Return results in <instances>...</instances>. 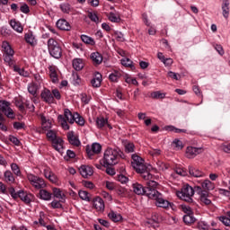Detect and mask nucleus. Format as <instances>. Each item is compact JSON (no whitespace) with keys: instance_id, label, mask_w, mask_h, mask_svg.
<instances>
[{"instance_id":"1","label":"nucleus","mask_w":230,"mask_h":230,"mask_svg":"<svg viewBox=\"0 0 230 230\" xmlns=\"http://www.w3.org/2000/svg\"><path fill=\"white\" fill-rule=\"evenodd\" d=\"M131 166L136 170L137 173H140L142 179L150 181L154 178L148 171V167L145 164V160L137 155H132Z\"/></svg>"},{"instance_id":"2","label":"nucleus","mask_w":230,"mask_h":230,"mask_svg":"<svg viewBox=\"0 0 230 230\" xmlns=\"http://www.w3.org/2000/svg\"><path fill=\"white\" fill-rule=\"evenodd\" d=\"M123 155V152L119 148L108 147L104 151L103 166H114L119 163V158Z\"/></svg>"},{"instance_id":"3","label":"nucleus","mask_w":230,"mask_h":230,"mask_svg":"<svg viewBox=\"0 0 230 230\" xmlns=\"http://www.w3.org/2000/svg\"><path fill=\"white\" fill-rule=\"evenodd\" d=\"M58 123H60L64 130H69V125L67 124V121L70 123V125L75 123V113L73 114L69 109H65L64 116L58 115Z\"/></svg>"},{"instance_id":"4","label":"nucleus","mask_w":230,"mask_h":230,"mask_svg":"<svg viewBox=\"0 0 230 230\" xmlns=\"http://www.w3.org/2000/svg\"><path fill=\"white\" fill-rule=\"evenodd\" d=\"M48 48L49 53L50 57H53V58L58 59L62 57V48H60L58 42L54 39H49L48 40Z\"/></svg>"},{"instance_id":"5","label":"nucleus","mask_w":230,"mask_h":230,"mask_svg":"<svg viewBox=\"0 0 230 230\" xmlns=\"http://www.w3.org/2000/svg\"><path fill=\"white\" fill-rule=\"evenodd\" d=\"M2 48L4 49V60L8 64L9 66H13V55H15V51H13V49L10 46V43L8 41H4L2 43Z\"/></svg>"},{"instance_id":"6","label":"nucleus","mask_w":230,"mask_h":230,"mask_svg":"<svg viewBox=\"0 0 230 230\" xmlns=\"http://www.w3.org/2000/svg\"><path fill=\"white\" fill-rule=\"evenodd\" d=\"M148 199H153V200H156V206L158 208H164L166 209V208H170V201L163 199V194H161L157 190H152L148 194Z\"/></svg>"},{"instance_id":"7","label":"nucleus","mask_w":230,"mask_h":230,"mask_svg":"<svg viewBox=\"0 0 230 230\" xmlns=\"http://www.w3.org/2000/svg\"><path fill=\"white\" fill-rule=\"evenodd\" d=\"M193 195H195V190H193V187L190 185H184L181 188V190L178 192V197H180L181 200H185V202L189 203L193 202V199L191 198Z\"/></svg>"},{"instance_id":"8","label":"nucleus","mask_w":230,"mask_h":230,"mask_svg":"<svg viewBox=\"0 0 230 230\" xmlns=\"http://www.w3.org/2000/svg\"><path fill=\"white\" fill-rule=\"evenodd\" d=\"M27 179L36 190H43V188H46V181H44V179L36 176L35 174L28 173Z\"/></svg>"},{"instance_id":"9","label":"nucleus","mask_w":230,"mask_h":230,"mask_svg":"<svg viewBox=\"0 0 230 230\" xmlns=\"http://www.w3.org/2000/svg\"><path fill=\"white\" fill-rule=\"evenodd\" d=\"M3 114H4L7 118L13 119V110L10 108V102L6 101L0 102V119H3Z\"/></svg>"},{"instance_id":"10","label":"nucleus","mask_w":230,"mask_h":230,"mask_svg":"<svg viewBox=\"0 0 230 230\" xmlns=\"http://www.w3.org/2000/svg\"><path fill=\"white\" fill-rule=\"evenodd\" d=\"M41 100L45 102V103H55V97H53V93L49 89H44L41 93Z\"/></svg>"},{"instance_id":"11","label":"nucleus","mask_w":230,"mask_h":230,"mask_svg":"<svg viewBox=\"0 0 230 230\" xmlns=\"http://www.w3.org/2000/svg\"><path fill=\"white\" fill-rule=\"evenodd\" d=\"M66 137H67L68 143L73 146H80V145H82V142H80V139H78V137L75 135V131H69L66 134Z\"/></svg>"},{"instance_id":"12","label":"nucleus","mask_w":230,"mask_h":230,"mask_svg":"<svg viewBox=\"0 0 230 230\" xmlns=\"http://www.w3.org/2000/svg\"><path fill=\"white\" fill-rule=\"evenodd\" d=\"M196 191L200 195V201L203 204H206V206H209V204H211V199H208V190H202V188L197 187Z\"/></svg>"},{"instance_id":"13","label":"nucleus","mask_w":230,"mask_h":230,"mask_svg":"<svg viewBox=\"0 0 230 230\" xmlns=\"http://www.w3.org/2000/svg\"><path fill=\"white\" fill-rule=\"evenodd\" d=\"M132 190L136 193V195H146L148 197L146 188L143 187V185L140 183H133Z\"/></svg>"},{"instance_id":"14","label":"nucleus","mask_w":230,"mask_h":230,"mask_svg":"<svg viewBox=\"0 0 230 230\" xmlns=\"http://www.w3.org/2000/svg\"><path fill=\"white\" fill-rule=\"evenodd\" d=\"M79 172H80L82 177H84V179H87V177H91V175H93V173H94L93 167H91L89 165H82L79 168Z\"/></svg>"},{"instance_id":"15","label":"nucleus","mask_w":230,"mask_h":230,"mask_svg":"<svg viewBox=\"0 0 230 230\" xmlns=\"http://www.w3.org/2000/svg\"><path fill=\"white\" fill-rule=\"evenodd\" d=\"M18 198L22 200L25 204H30L31 202V199H33V195L28 192H24V190H19L18 191Z\"/></svg>"},{"instance_id":"16","label":"nucleus","mask_w":230,"mask_h":230,"mask_svg":"<svg viewBox=\"0 0 230 230\" xmlns=\"http://www.w3.org/2000/svg\"><path fill=\"white\" fill-rule=\"evenodd\" d=\"M200 152H202V148L189 146L187 147V151H186L187 157H189V159H191L196 155H199Z\"/></svg>"},{"instance_id":"17","label":"nucleus","mask_w":230,"mask_h":230,"mask_svg":"<svg viewBox=\"0 0 230 230\" xmlns=\"http://www.w3.org/2000/svg\"><path fill=\"white\" fill-rule=\"evenodd\" d=\"M95 124L97 128H103V127H107L112 128V126L109 124V120L103 117H97L95 120Z\"/></svg>"},{"instance_id":"18","label":"nucleus","mask_w":230,"mask_h":230,"mask_svg":"<svg viewBox=\"0 0 230 230\" xmlns=\"http://www.w3.org/2000/svg\"><path fill=\"white\" fill-rule=\"evenodd\" d=\"M100 152H102V145H100L99 143H93L92 145V149L87 151L88 156L90 159H93V155H94V154H100Z\"/></svg>"},{"instance_id":"19","label":"nucleus","mask_w":230,"mask_h":230,"mask_svg":"<svg viewBox=\"0 0 230 230\" xmlns=\"http://www.w3.org/2000/svg\"><path fill=\"white\" fill-rule=\"evenodd\" d=\"M52 146L57 152L62 154V151L64 150V140L60 137L56 138V140L52 141Z\"/></svg>"},{"instance_id":"20","label":"nucleus","mask_w":230,"mask_h":230,"mask_svg":"<svg viewBox=\"0 0 230 230\" xmlns=\"http://www.w3.org/2000/svg\"><path fill=\"white\" fill-rule=\"evenodd\" d=\"M57 27L65 31H69V30H71V25L64 19H60L57 22Z\"/></svg>"},{"instance_id":"21","label":"nucleus","mask_w":230,"mask_h":230,"mask_svg":"<svg viewBox=\"0 0 230 230\" xmlns=\"http://www.w3.org/2000/svg\"><path fill=\"white\" fill-rule=\"evenodd\" d=\"M90 57L95 66H100L103 62V57L99 52H93Z\"/></svg>"},{"instance_id":"22","label":"nucleus","mask_w":230,"mask_h":230,"mask_svg":"<svg viewBox=\"0 0 230 230\" xmlns=\"http://www.w3.org/2000/svg\"><path fill=\"white\" fill-rule=\"evenodd\" d=\"M49 76H50L53 84H57L58 82V75L57 74V66H49Z\"/></svg>"},{"instance_id":"23","label":"nucleus","mask_w":230,"mask_h":230,"mask_svg":"<svg viewBox=\"0 0 230 230\" xmlns=\"http://www.w3.org/2000/svg\"><path fill=\"white\" fill-rule=\"evenodd\" d=\"M108 217L112 222H121L123 220V217L121 216V214L114 212L113 210H111L110 213H108Z\"/></svg>"},{"instance_id":"24","label":"nucleus","mask_w":230,"mask_h":230,"mask_svg":"<svg viewBox=\"0 0 230 230\" xmlns=\"http://www.w3.org/2000/svg\"><path fill=\"white\" fill-rule=\"evenodd\" d=\"M53 196V194L49 191H48L47 190L44 189H40V193H39V198L41 200H51V197Z\"/></svg>"},{"instance_id":"25","label":"nucleus","mask_w":230,"mask_h":230,"mask_svg":"<svg viewBox=\"0 0 230 230\" xmlns=\"http://www.w3.org/2000/svg\"><path fill=\"white\" fill-rule=\"evenodd\" d=\"M146 190L147 191V197L149 193H152V191H157V190H155V188H157V183L154 180H149L146 181Z\"/></svg>"},{"instance_id":"26","label":"nucleus","mask_w":230,"mask_h":230,"mask_svg":"<svg viewBox=\"0 0 230 230\" xmlns=\"http://www.w3.org/2000/svg\"><path fill=\"white\" fill-rule=\"evenodd\" d=\"M10 26L13 28V30H14V31H17L18 33H22V31H24L22 25L16 20H11Z\"/></svg>"},{"instance_id":"27","label":"nucleus","mask_w":230,"mask_h":230,"mask_svg":"<svg viewBox=\"0 0 230 230\" xmlns=\"http://www.w3.org/2000/svg\"><path fill=\"white\" fill-rule=\"evenodd\" d=\"M24 39L27 44H30L31 46H35L37 44V39H35L33 32L25 33Z\"/></svg>"},{"instance_id":"28","label":"nucleus","mask_w":230,"mask_h":230,"mask_svg":"<svg viewBox=\"0 0 230 230\" xmlns=\"http://www.w3.org/2000/svg\"><path fill=\"white\" fill-rule=\"evenodd\" d=\"M222 13L225 19H229V0H224L222 4Z\"/></svg>"},{"instance_id":"29","label":"nucleus","mask_w":230,"mask_h":230,"mask_svg":"<svg viewBox=\"0 0 230 230\" xmlns=\"http://www.w3.org/2000/svg\"><path fill=\"white\" fill-rule=\"evenodd\" d=\"M4 181L7 182V184H13L15 182V177H13V173L10 171H5L4 173Z\"/></svg>"},{"instance_id":"30","label":"nucleus","mask_w":230,"mask_h":230,"mask_svg":"<svg viewBox=\"0 0 230 230\" xmlns=\"http://www.w3.org/2000/svg\"><path fill=\"white\" fill-rule=\"evenodd\" d=\"M93 206L97 211H103V209H105V204L102 198H96L93 201Z\"/></svg>"},{"instance_id":"31","label":"nucleus","mask_w":230,"mask_h":230,"mask_svg":"<svg viewBox=\"0 0 230 230\" xmlns=\"http://www.w3.org/2000/svg\"><path fill=\"white\" fill-rule=\"evenodd\" d=\"M189 173L192 177H204V172L193 166H189Z\"/></svg>"},{"instance_id":"32","label":"nucleus","mask_w":230,"mask_h":230,"mask_svg":"<svg viewBox=\"0 0 230 230\" xmlns=\"http://www.w3.org/2000/svg\"><path fill=\"white\" fill-rule=\"evenodd\" d=\"M72 65L75 71H82V69H84V61L82 60V58L74 59Z\"/></svg>"},{"instance_id":"33","label":"nucleus","mask_w":230,"mask_h":230,"mask_svg":"<svg viewBox=\"0 0 230 230\" xmlns=\"http://www.w3.org/2000/svg\"><path fill=\"white\" fill-rule=\"evenodd\" d=\"M44 173H45L46 179H49L50 182H53L54 184H57V182H58V178L52 172L45 171Z\"/></svg>"},{"instance_id":"34","label":"nucleus","mask_w":230,"mask_h":230,"mask_svg":"<svg viewBox=\"0 0 230 230\" xmlns=\"http://www.w3.org/2000/svg\"><path fill=\"white\" fill-rule=\"evenodd\" d=\"M37 91H39V85L35 83L28 84V93L32 96H37Z\"/></svg>"},{"instance_id":"35","label":"nucleus","mask_w":230,"mask_h":230,"mask_svg":"<svg viewBox=\"0 0 230 230\" xmlns=\"http://www.w3.org/2000/svg\"><path fill=\"white\" fill-rule=\"evenodd\" d=\"M91 84L93 87H100L102 85V74L97 73L95 77L92 79Z\"/></svg>"},{"instance_id":"36","label":"nucleus","mask_w":230,"mask_h":230,"mask_svg":"<svg viewBox=\"0 0 230 230\" xmlns=\"http://www.w3.org/2000/svg\"><path fill=\"white\" fill-rule=\"evenodd\" d=\"M119 78H121V72H119L118 70H114L109 75V79L111 80V82H118V80H119Z\"/></svg>"},{"instance_id":"37","label":"nucleus","mask_w":230,"mask_h":230,"mask_svg":"<svg viewBox=\"0 0 230 230\" xmlns=\"http://www.w3.org/2000/svg\"><path fill=\"white\" fill-rule=\"evenodd\" d=\"M75 122L80 127H84V125H85V119H84V117L80 116L77 112L75 113L74 123Z\"/></svg>"},{"instance_id":"38","label":"nucleus","mask_w":230,"mask_h":230,"mask_svg":"<svg viewBox=\"0 0 230 230\" xmlns=\"http://www.w3.org/2000/svg\"><path fill=\"white\" fill-rule=\"evenodd\" d=\"M201 187L203 188V190H215V184L211 182V181L209 180H205L201 183Z\"/></svg>"},{"instance_id":"39","label":"nucleus","mask_w":230,"mask_h":230,"mask_svg":"<svg viewBox=\"0 0 230 230\" xmlns=\"http://www.w3.org/2000/svg\"><path fill=\"white\" fill-rule=\"evenodd\" d=\"M53 195L56 197V199H59L60 202H63L64 199L66 198V195L62 193V190L58 188L53 189Z\"/></svg>"},{"instance_id":"40","label":"nucleus","mask_w":230,"mask_h":230,"mask_svg":"<svg viewBox=\"0 0 230 230\" xmlns=\"http://www.w3.org/2000/svg\"><path fill=\"white\" fill-rule=\"evenodd\" d=\"M81 40L84 42V44H89L90 46H94V44H96L94 39L85 34L81 35Z\"/></svg>"},{"instance_id":"41","label":"nucleus","mask_w":230,"mask_h":230,"mask_svg":"<svg viewBox=\"0 0 230 230\" xmlns=\"http://www.w3.org/2000/svg\"><path fill=\"white\" fill-rule=\"evenodd\" d=\"M121 64L125 67H130V69H132V71H134V69H136V66H134V62H132V60H130L129 58L121 59Z\"/></svg>"},{"instance_id":"42","label":"nucleus","mask_w":230,"mask_h":230,"mask_svg":"<svg viewBox=\"0 0 230 230\" xmlns=\"http://www.w3.org/2000/svg\"><path fill=\"white\" fill-rule=\"evenodd\" d=\"M13 69L16 73L20 75V76H24L25 78H28V76H30V72L24 70V68L14 66Z\"/></svg>"},{"instance_id":"43","label":"nucleus","mask_w":230,"mask_h":230,"mask_svg":"<svg viewBox=\"0 0 230 230\" xmlns=\"http://www.w3.org/2000/svg\"><path fill=\"white\" fill-rule=\"evenodd\" d=\"M195 217H193V214H186L183 216V222L184 224L190 225L193 224L195 222Z\"/></svg>"},{"instance_id":"44","label":"nucleus","mask_w":230,"mask_h":230,"mask_svg":"<svg viewBox=\"0 0 230 230\" xmlns=\"http://www.w3.org/2000/svg\"><path fill=\"white\" fill-rule=\"evenodd\" d=\"M220 222H222L225 226H230V211L226 212V216L219 217Z\"/></svg>"},{"instance_id":"45","label":"nucleus","mask_w":230,"mask_h":230,"mask_svg":"<svg viewBox=\"0 0 230 230\" xmlns=\"http://www.w3.org/2000/svg\"><path fill=\"white\" fill-rule=\"evenodd\" d=\"M59 8L63 13H69V12H71V4H69V3L60 4Z\"/></svg>"},{"instance_id":"46","label":"nucleus","mask_w":230,"mask_h":230,"mask_svg":"<svg viewBox=\"0 0 230 230\" xmlns=\"http://www.w3.org/2000/svg\"><path fill=\"white\" fill-rule=\"evenodd\" d=\"M41 123L43 130H49V128H51V121L47 120L46 117H41Z\"/></svg>"},{"instance_id":"47","label":"nucleus","mask_w":230,"mask_h":230,"mask_svg":"<svg viewBox=\"0 0 230 230\" xmlns=\"http://www.w3.org/2000/svg\"><path fill=\"white\" fill-rule=\"evenodd\" d=\"M79 197L82 200H85L86 202H91V198L89 197V192L85 190H79Z\"/></svg>"},{"instance_id":"48","label":"nucleus","mask_w":230,"mask_h":230,"mask_svg":"<svg viewBox=\"0 0 230 230\" xmlns=\"http://www.w3.org/2000/svg\"><path fill=\"white\" fill-rule=\"evenodd\" d=\"M89 19L93 22L98 24L100 22V18L98 17V14L94 12L88 13Z\"/></svg>"},{"instance_id":"49","label":"nucleus","mask_w":230,"mask_h":230,"mask_svg":"<svg viewBox=\"0 0 230 230\" xmlns=\"http://www.w3.org/2000/svg\"><path fill=\"white\" fill-rule=\"evenodd\" d=\"M172 146L176 150H182V148H184V146L182 145V141L177 138L172 141Z\"/></svg>"},{"instance_id":"50","label":"nucleus","mask_w":230,"mask_h":230,"mask_svg":"<svg viewBox=\"0 0 230 230\" xmlns=\"http://www.w3.org/2000/svg\"><path fill=\"white\" fill-rule=\"evenodd\" d=\"M11 170L14 173V175H17V177H21V169L19 168V165H17V164H12Z\"/></svg>"},{"instance_id":"51","label":"nucleus","mask_w":230,"mask_h":230,"mask_svg":"<svg viewBox=\"0 0 230 230\" xmlns=\"http://www.w3.org/2000/svg\"><path fill=\"white\" fill-rule=\"evenodd\" d=\"M47 137L51 141V143L58 138L57 137V133L51 129L47 132Z\"/></svg>"},{"instance_id":"52","label":"nucleus","mask_w":230,"mask_h":230,"mask_svg":"<svg viewBox=\"0 0 230 230\" xmlns=\"http://www.w3.org/2000/svg\"><path fill=\"white\" fill-rule=\"evenodd\" d=\"M151 96L155 100H163L166 96V94L161 92H154L153 93H151Z\"/></svg>"},{"instance_id":"53","label":"nucleus","mask_w":230,"mask_h":230,"mask_svg":"<svg viewBox=\"0 0 230 230\" xmlns=\"http://www.w3.org/2000/svg\"><path fill=\"white\" fill-rule=\"evenodd\" d=\"M13 127L15 130H22V128H26V124L24 122H13Z\"/></svg>"},{"instance_id":"54","label":"nucleus","mask_w":230,"mask_h":230,"mask_svg":"<svg viewBox=\"0 0 230 230\" xmlns=\"http://www.w3.org/2000/svg\"><path fill=\"white\" fill-rule=\"evenodd\" d=\"M167 130H169L170 132H175V134H181V132L186 133V129L177 128L173 126H168Z\"/></svg>"},{"instance_id":"55","label":"nucleus","mask_w":230,"mask_h":230,"mask_svg":"<svg viewBox=\"0 0 230 230\" xmlns=\"http://www.w3.org/2000/svg\"><path fill=\"white\" fill-rule=\"evenodd\" d=\"M20 12H22V13H30V6H28L26 3H22Z\"/></svg>"},{"instance_id":"56","label":"nucleus","mask_w":230,"mask_h":230,"mask_svg":"<svg viewBox=\"0 0 230 230\" xmlns=\"http://www.w3.org/2000/svg\"><path fill=\"white\" fill-rule=\"evenodd\" d=\"M136 146H134V143H128L125 145V151L128 153V154H132V152H134V148Z\"/></svg>"},{"instance_id":"57","label":"nucleus","mask_w":230,"mask_h":230,"mask_svg":"<svg viewBox=\"0 0 230 230\" xmlns=\"http://www.w3.org/2000/svg\"><path fill=\"white\" fill-rule=\"evenodd\" d=\"M114 35L119 42H125V36L120 31H115Z\"/></svg>"},{"instance_id":"58","label":"nucleus","mask_w":230,"mask_h":230,"mask_svg":"<svg viewBox=\"0 0 230 230\" xmlns=\"http://www.w3.org/2000/svg\"><path fill=\"white\" fill-rule=\"evenodd\" d=\"M157 166L161 172H165V170H168V164L164 162H158Z\"/></svg>"},{"instance_id":"59","label":"nucleus","mask_w":230,"mask_h":230,"mask_svg":"<svg viewBox=\"0 0 230 230\" xmlns=\"http://www.w3.org/2000/svg\"><path fill=\"white\" fill-rule=\"evenodd\" d=\"M81 102H83V103H85V105H87V103L91 102V96H87L86 93H81Z\"/></svg>"},{"instance_id":"60","label":"nucleus","mask_w":230,"mask_h":230,"mask_svg":"<svg viewBox=\"0 0 230 230\" xmlns=\"http://www.w3.org/2000/svg\"><path fill=\"white\" fill-rule=\"evenodd\" d=\"M117 181H119V182H121V184H127V182H128V178H127V176L123 174H119L117 178Z\"/></svg>"},{"instance_id":"61","label":"nucleus","mask_w":230,"mask_h":230,"mask_svg":"<svg viewBox=\"0 0 230 230\" xmlns=\"http://www.w3.org/2000/svg\"><path fill=\"white\" fill-rule=\"evenodd\" d=\"M80 82H82V80L80 79V75H78V74H74L73 75L74 85H80Z\"/></svg>"},{"instance_id":"62","label":"nucleus","mask_w":230,"mask_h":230,"mask_svg":"<svg viewBox=\"0 0 230 230\" xmlns=\"http://www.w3.org/2000/svg\"><path fill=\"white\" fill-rule=\"evenodd\" d=\"M51 208H53V209H60V208H62V204L60 203V201H57V200H53L50 203Z\"/></svg>"},{"instance_id":"63","label":"nucleus","mask_w":230,"mask_h":230,"mask_svg":"<svg viewBox=\"0 0 230 230\" xmlns=\"http://www.w3.org/2000/svg\"><path fill=\"white\" fill-rule=\"evenodd\" d=\"M215 49L216 51H217L218 55H220L221 57H224V48L222 47V45H215Z\"/></svg>"},{"instance_id":"64","label":"nucleus","mask_w":230,"mask_h":230,"mask_svg":"<svg viewBox=\"0 0 230 230\" xmlns=\"http://www.w3.org/2000/svg\"><path fill=\"white\" fill-rule=\"evenodd\" d=\"M175 172L178 175H181V177H186V175H188V172H186V170L182 168H176Z\"/></svg>"}]
</instances>
